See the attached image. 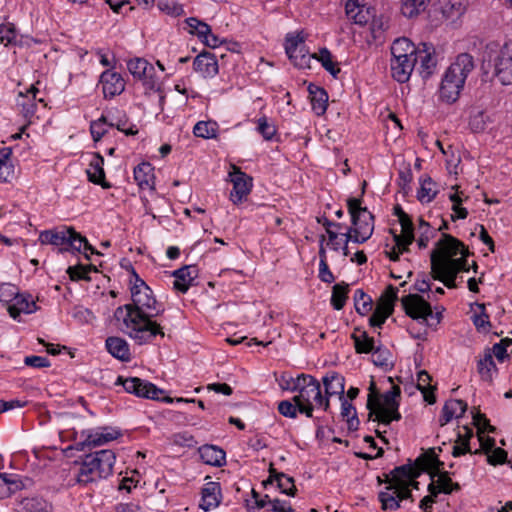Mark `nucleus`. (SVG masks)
Segmentation results:
<instances>
[{"mask_svg": "<svg viewBox=\"0 0 512 512\" xmlns=\"http://www.w3.org/2000/svg\"><path fill=\"white\" fill-rule=\"evenodd\" d=\"M131 299V303L117 307L114 312V318L122 323V330L138 345L151 343L157 336L163 338L164 327L155 318L165 309L150 287L131 293Z\"/></svg>", "mask_w": 512, "mask_h": 512, "instance_id": "obj_1", "label": "nucleus"}, {"mask_svg": "<svg viewBox=\"0 0 512 512\" xmlns=\"http://www.w3.org/2000/svg\"><path fill=\"white\" fill-rule=\"evenodd\" d=\"M470 255L464 243L450 234L443 233L437 242V248L431 252V266H442L444 269L469 271L467 257Z\"/></svg>", "mask_w": 512, "mask_h": 512, "instance_id": "obj_2", "label": "nucleus"}, {"mask_svg": "<svg viewBox=\"0 0 512 512\" xmlns=\"http://www.w3.org/2000/svg\"><path fill=\"white\" fill-rule=\"evenodd\" d=\"M116 455L110 449H103L86 455L76 476L77 483L88 485L112 475Z\"/></svg>", "mask_w": 512, "mask_h": 512, "instance_id": "obj_3", "label": "nucleus"}, {"mask_svg": "<svg viewBox=\"0 0 512 512\" xmlns=\"http://www.w3.org/2000/svg\"><path fill=\"white\" fill-rule=\"evenodd\" d=\"M284 389L291 392H297L293 397L295 403L300 404V413L308 418L313 417L314 404L316 399L320 398L321 385L320 382L308 374H300L296 378H290Z\"/></svg>", "mask_w": 512, "mask_h": 512, "instance_id": "obj_4", "label": "nucleus"}, {"mask_svg": "<svg viewBox=\"0 0 512 512\" xmlns=\"http://www.w3.org/2000/svg\"><path fill=\"white\" fill-rule=\"evenodd\" d=\"M367 409L369 410V420L380 424L389 425L392 421H399L401 419L399 400L388 391L384 394L371 392L368 395Z\"/></svg>", "mask_w": 512, "mask_h": 512, "instance_id": "obj_5", "label": "nucleus"}, {"mask_svg": "<svg viewBox=\"0 0 512 512\" xmlns=\"http://www.w3.org/2000/svg\"><path fill=\"white\" fill-rule=\"evenodd\" d=\"M347 208L351 216L352 231L355 232L354 243L366 242L374 231V215L362 206L361 198L347 199Z\"/></svg>", "mask_w": 512, "mask_h": 512, "instance_id": "obj_6", "label": "nucleus"}, {"mask_svg": "<svg viewBox=\"0 0 512 512\" xmlns=\"http://www.w3.org/2000/svg\"><path fill=\"white\" fill-rule=\"evenodd\" d=\"M417 462L422 469L429 471L432 480L435 476L438 477L437 483L442 488V493L451 494L453 491L460 490V485L452 481L449 472L441 471L443 462L433 452L421 455L417 458Z\"/></svg>", "mask_w": 512, "mask_h": 512, "instance_id": "obj_7", "label": "nucleus"}, {"mask_svg": "<svg viewBox=\"0 0 512 512\" xmlns=\"http://www.w3.org/2000/svg\"><path fill=\"white\" fill-rule=\"evenodd\" d=\"M116 384H121L126 392L134 394L137 397L161 400L167 403H171L173 401L170 397L161 398L160 395L164 393L163 390L159 389L153 383L138 377H130L124 379L123 377L119 376L117 378Z\"/></svg>", "mask_w": 512, "mask_h": 512, "instance_id": "obj_8", "label": "nucleus"}, {"mask_svg": "<svg viewBox=\"0 0 512 512\" xmlns=\"http://www.w3.org/2000/svg\"><path fill=\"white\" fill-rule=\"evenodd\" d=\"M121 436V431L109 427H98L96 429L84 430L81 432L82 441L77 444L78 450L92 449L116 440Z\"/></svg>", "mask_w": 512, "mask_h": 512, "instance_id": "obj_9", "label": "nucleus"}, {"mask_svg": "<svg viewBox=\"0 0 512 512\" xmlns=\"http://www.w3.org/2000/svg\"><path fill=\"white\" fill-rule=\"evenodd\" d=\"M474 67L472 55L461 53L448 67L443 78L453 81L454 84L463 88L468 75L473 71Z\"/></svg>", "mask_w": 512, "mask_h": 512, "instance_id": "obj_10", "label": "nucleus"}, {"mask_svg": "<svg viewBox=\"0 0 512 512\" xmlns=\"http://www.w3.org/2000/svg\"><path fill=\"white\" fill-rule=\"evenodd\" d=\"M474 67L472 55L461 53L448 67L443 78L453 81L454 84L463 88L468 75L473 71Z\"/></svg>", "mask_w": 512, "mask_h": 512, "instance_id": "obj_11", "label": "nucleus"}, {"mask_svg": "<svg viewBox=\"0 0 512 512\" xmlns=\"http://www.w3.org/2000/svg\"><path fill=\"white\" fill-rule=\"evenodd\" d=\"M229 172L230 181L233 184V188L230 192V200L234 204L242 203L247 196L250 194L252 189V178L246 173L242 172L240 168L235 165L231 166Z\"/></svg>", "mask_w": 512, "mask_h": 512, "instance_id": "obj_12", "label": "nucleus"}, {"mask_svg": "<svg viewBox=\"0 0 512 512\" xmlns=\"http://www.w3.org/2000/svg\"><path fill=\"white\" fill-rule=\"evenodd\" d=\"M401 303L405 313L412 319H423L427 321L428 317H432V307L422 296L418 294H408L401 299Z\"/></svg>", "mask_w": 512, "mask_h": 512, "instance_id": "obj_13", "label": "nucleus"}, {"mask_svg": "<svg viewBox=\"0 0 512 512\" xmlns=\"http://www.w3.org/2000/svg\"><path fill=\"white\" fill-rule=\"evenodd\" d=\"M494 75L503 85L512 83V42L506 43L496 56Z\"/></svg>", "mask_w": 512, "mask_h": 512, "instance_id": "obj_14", "label": "nucleus"}, {"mask_svg": "<svg viewBox=\"0 0 512 512\" xmlns=\"http://www.w3.org/2000/svg\"><path fill=\"white\" fill-rule=\"evenodd\" d=\"M285 51L289 59L298 68L309 67L310 59L313 58V55L306 52L304 40L300 35L286 37Z\"/></svg>", "mask_w": 512, "mask_h": 512, "instance_id": "obj_15", "label": "nucleus"}, {"mask_svg": "<svg viewBox=\"0 0 512 512\" xmlns=\"http://www.w3.org/2000/svg\"><path fill=\"white\" fill-rule=\"evenodd\" d=\"M127 68L134 78L142 81L144 86L149 89L155 88V69L147 60L144 58L131 59L127 62Z\"/></svg>", "mask_w": 512, "mask_h": 512, "instance_id": "obj_16", "label": "nucleus"}, {"mask_svg": "<svg viewBox=\"0 0 512 512\" xmlns=\"http://www.w3.org/2000/svg\"><path fill=\"white\" fill-rule=\"evenodd\" d=\"M421 471H426L421 468V465L415 461V464H405L395 467L389 474L385 475V482L389 485H402L410 484V480L419 477Z\"/></svg>", "mask_w": 512, "mask_h": 512, "instance_id": "obj_17", "label": "nucleus"}, {"mask_svg": "<svg viewBox=\"0 0 512 512\" xmlns=\"http://www.w3.org/2000/svg\"><path fill=\"white\" fill-rule=\"evenodd\" d=\"M224 54H219L223 57ZM218 54L203 51L193 61V68L196 72L200 73L204 78H212L218 74L219 67L217 62Z\"/></svg>", "mask_w": 512, "mask_h": 512, "instance_id": "obj_18", "label": "nucleus"}, {"mask_svg": "<svg viewBox=\"0 0 512 512\" xmlns=\"http://www.w3.org/2000/svg\"><path fill=\"white\" fill-rule=\"evenodd\" d=\"M199 508L210 511L217 508L222 501V490L219 482L208 481L201 488Z\"/></svg>", "mask_w": 512, "mask_h": 512, "instance_id": "obj_19", "label": "nucleus"}, {"mask_svg": "<svg viewBox=\"0 0 512 512\" xmlns=\"http://www.w3.org/2000/svg\"><path fill=\"white\" fill-rule=\"evenodd\" d=\"M100 83L102 84L105 98H113L120 95L125 89V81L122 76L110 69L101 74Z\"/></svg>", "mask_w": 512, "mask_h": 512, "instance_id": "obj_20", "label": "nucleus"}, {"mask_svg": "<svg viewBox=\"0 0 512 512\" xmlns=\"http://www.w3.org/2000/svg\"><path fill=\"white\" fill-rule=\"evenodd\" d=\"M172 276L175 278L173 288L180 293H186L190 286L195 285L198 268L196 265H186L173 271Z\"/></svg>", "mask_w": 512, "mask_h": 512, "instance_id": "obj_21", "label": "nucleus"}, {"mask_svg": "<svg viewBox=\"0 0 512 512\" xmlns=\"http://www.w3.org/2000/svg\"><path fill=\"white\" fill-rule=\"evenodd\" d=\"M417 63L416 58H391V76L399 83L407 82Z\"/></svg>", "mask_w": 512, "mask_h": 512, "instance_id": "obj_22", "label": "nucleus"}, {"mask_svg": "<svg viewBox=\"0 0 512 512\" xmlns=\"http://www.w3.org/2000/svg\"><path fill=\"white\" fill-rule=\"evenodd\" d=\"M37 309L38 306L33 297L30 294H20L19 291L7 307L8 313L13 319H17L21 313L31 314Z\"/></svg>", "mask_w": 512, "mask_h": 512, "instance_id": "obj_23", "label": "nucleus"}, {"mask_svg": "<svg viewBox=\"0 0 512 512\" xmlns=\"http://www.w3.org/2000/svg\"><path fill=\"white\" fill-rule=\"evenodd\" d=\"M420 62V73L423 78H428L437 65L435 50L432 45L422 43L418 46L417 62Z\"/></svg>", "mask_w": 512, "mask_h": 512, "instance_id": "obj_24", "label": "nucleus"}, {"mask_svg": "<svg viewBox=\"0 0 512 512\" xmlns=\"http://www.w3.org/2000/svg\"><path fill=\"white\" fill-rule=\"evenodd\" d=\"M69 233L70 227L44 230L40 233L38 240L42 245H54L59 247L60 252H64L66 251Z\"/></svg>", "mask_w": 512, "mask_h": 512, "instance_id": "obj_25", "label": "nucleus"}, {"mask_svg": "<svg viewBox=\"0 0 512 512\" xmlns=\"http://www.w3.org/2000/svg\"><path fill=\"white\" fill-rule=\"evenodd\" d=\"M134 180L141 190H155L154 167L148 162H142L134 168Z\"/></svg>", "mask_w": 512, "mask_h": 512, "instance_id": "obj_26", "label": "nucleus"}, {"mask_svg": "<svg viewBox=\"0 0 512 512\" xmlns=\"http://www.w3.org/2000/svg\"><path fill=\"white\" fill-rule=\"evenodd\" d=\"M103 165L104 158L99 153H96L90 160L86 173L90 182L101 185L104 189H108L111 187V184L105 180V171Z\"/></svg>", "mask_w": 512, "mask_h": 512, "instance_id": "obj_27", "label": "nucleus"}, {"mask_svg": "<svg viewBox=\"0 0 512 512\" xmlns=\"http://www.w3.org/2000/svg\"><path fill=\"white\" fill-rule=\"evenodd\" d=\"M107 351L116 359L127 362L131 358L127 341L121 337L111 336L105 341Z\"/></svg>", "mask_w": 512, "mask_h": 512, "instance_id": "obj_28", "label": "nucleus"}, {"mask_svg": "<svg viewBox=\"0 0 512 512\" xmlns=\"http://www.w3.org/2000/svg\"><path fill=\"white\" fill-rule=\"evenodd\" d=\"M467 410V403L460 399H450L445 402L442 408V415L439 419L440 425L448 424L453 418L461 417Z\"/></svg>", "mask_w": 512, "mask_h": 512, "instance_id": "obj_29", "label": "nucleus"}, {"mask_svg": "<svg viewBox=\"0 0 512 512\" xmlns=\"http://www.w3.org/2000/svg\"><path fill=\"white\" fill-rule=\"evenodd\" d=\"M199 455L205 464L221 467L226 463L225 451L215 445H203L199 448Z\"/></svg>", "mask_w": 512, "mask_h": 512, "instance_id": "obj_30", "label": "nucleus"}, {"mask_svg": "<svg viewBox=\"0 0 512 512\" xmlns=\"http://www.w3.org/2000/svg\"><path fill=\"white\" fill-rule=\"evenodd\" d=\"M322 382L327 396L339 395V398L344 397L345 378L341 374L330 371L322 378Z\"/></svg>", "mask_w": 512, "mask_h": 512, "instance_id": "obj_31", "label": "nucleus"}, {"mask_svg": "<svg viewBox=\"0 0 512 512\" xmlns=\"http://www.w3.org/2000/svg\"><path fill=\"white\" fill-rule=\"evenodd\" d=\"M274 481L277 483V487L280 489L281 493L288 496H295L297 489L292 477L284 473H278L275 469L270 468L269 478L263 482V485L266 487Z\"/></svg>", "mask_w": 512, "mask_h": 512, "instance_id": "obj_32", "label": "nucleus"}, {"mask_svg": "<svg viewBox=\"0 0 512 512\" xmlns=\"http://www.w3.org/2000/svg\"><path fill=\"white\" fill-rule=\"evenodd\" d=\"M24 487L25 484L19 475L0 473V498L9 497Z\"/></svg>", "mask_w": 512, "mask_h": 512, "instance_id": "obj_33", "label": "nucleus"}, {"mask_svg": "<svg viewBox=\"0 0 512 512\" xmlns=\"http://www.w3.org/2000/svg\"><path fill=\"white\" fill-rule=\"evenodd\" d=\"M310 102L312 106V110L316 115H323L328 106V94L324 88L319 87L314 84H310L308 87Z\"/></svg>", "mask_w": 512, "mask_h": 512, "instance_id": "obj_34", "label": "nucleus"}, {"mask_svg": "<svg viewBox=\"0 0 512 512\" xmlns=\"http://www.w3.org/2000/svg\"><path fill=\"white\" fill-rule=\"evenodd\" d=\"M39 92L38 88L32 85L27 89L26 93H19L17 105L21 108V113L25 118H30L36 112V95Z\"/></svg>", "mask_w": 512, "mask_h": 512, "instance_id": "obj_35", "label": "nucleus"}, {"mask_svg": "<svg viewBox=\"0 0 512 512\" xmlns=\"http://www.w3.org/2000/svg\"><path fill=\"white\" fill-rule=\"evenodd\" d=\"M417 51L415 45L408 38H398L391 46L392 58H416Z\"/></svg>", "mask_w": 512, "mask_h": 512, "instance_id": "obj_36", "label": "nucleus"}, {"mask_svg": "<svg viewBox=\"0 0 512 512\" xmlns=\"http://www.w3.org/2000/svg\"><path fill=\"white\" fill-rule=\"evenodd\" d=\"M82 249L85 254L87 251H90L92 254H99V252L89 244L86 237L82 236L80 233L76 232L74 228L70 227L66 251L81 252Z\"/></svg>", "mask_w": 512, "mask_h": 512, "instance_id": "obj_37", "label": "nucleus"}, {"mask_svg": "<svg viewBox=\"0 0 512 512\" xmlns=\"http://www.w3.org/2000/svg\"><path fill=\"white\" fill-rule=\"evenodd\" d=\"M351 337L354 341V347L358 354H368L374 350V338L370 337L366 331L356 329L352 333Z\"/></svg>", "mask_w": 512, "mask_h": 512, "instance_id": "obj_38", "label": "nucleus"}, {"mask_svg": "<svg viewBox=\"0 0 512 512\" xmlns=\"http://www.w3.org/2000/svg\"><path fill=\"white\" fill-rule=\"evenodd\" d=\"M466 11L464 0H441V12L446 19L455 20Z\"/></svg>", "mask_w": 512, "mask_h": 512, "instance_id": "obj_39", "label": "nucleus"}, {"mask_svg": "<svg viewBox=\"0 0 512 512\" xmlns=\"http://www.w3.org/2000/svg\"><path fill=\"white\" fill-rule=\"evenodd\" d=\"M430 0H400L401 14L406 18H414L424 12Z\"/></svg>", "mask_w": 512, "mask_h": 512, "instance_id": "obj_40", "label": "nucleus"}, {"mask_svg": "<svg viewBox=\"0 0 512 512\" xmlns=\"http://www.w3.org/2000/svg\"><path fill=\"white\" fill-rule=\"evenodd\" d=\"M431 376L425 370L418 372L417 375V388L423 394L424 400L429 404H434L436 402V397L434 394V390L436 389L434 386L430 384Z\"/></svg>", "mask_w": 512, "mask_h": 512, "instance_id": "obj_41", "label": "nucleus"}, {"mask_svg": "<svg viewBox=\"0 0 512 512\" xmlns=\"http://www.w3.org/2000/svg\"><path fill=\"white\" fill-rule=\"evenodd\" d=\"M398 221L401 225V234L398 235L400 240L405 244H412L415 239L413 223L410 216L402 208H399Z\"/></svg>", "mask_w": 512, "mask_h": 512, "instance_id": "obj_42", "label": "nucleus"}, {"mask_svg": "<svg viewBox=\"0 0 512 512\" xmlns=\"http://www.w3.org/2000/svg\"><path fill=\"white\" fill-rule=\"evenodd\" d=\"M341 400V417L347 421L348 430L356 431L359 427V419L356 409L345 397Z\"/></svg>", "mask_w": 512, "mask_h": 512, "instance_id": "obj_43", "label": "nucleus"}, {"mask_svg": "<svg viewBox=\"0 0 512 512\" xmlns=\"http://www.w3.org/2000/svg\"><path fill=\"white\" fill-rule=\"evenodd\" d=\"M461 271L450 272L444 269L442 266H431V276L434 280L441 281L447 288H456L457 274Z\"/></svg>", "mask_w": 512, "mask_h": 512, "instance_id": "obj_44", "label": "nucleus"}, {"mask_svg": "<svg viewBox=\"0 0 512 512\" xmlns=\"http://www.w3.org/2000/svg\"><path fill=\"white\" fill-rule=\"evenodd\" d=\"M313 58H316L332 76L336 77L340 73L338 63L333 60V56L327 48H321L317 55H313Z\"/></svg>", "mask_w": 512, "mask_h": 512, "instance_id": "obj_45", "label": "nucleus"}, {"mask_svg": "<svg viewBox=\"0 0 512 512\" xmlns=\"http://www.w3.org/2000/svg\"><path fill=\"white\" fill-rule=\"evenodd\" d=\"M462 89L453 81L443 78L440 86V97L447 103H453L459 98Z\"/></svg>", "mask_w": 512, "mask_h": 512, "instance_id": "obj_46", "label": "nucleus"}, {"mask_svg": "<svg viewBox=\"0 0 512 512\" xmlns=\"http://www.w3.org/2000/svg\"><path fill=\"white\" fill-rule=\"evenodd\" d=\"M393 308L388 304L377 303L375 310L369 318L372 327L381 328L386 319L393 313Z\"/></svg>", "mask_w": 512, "mask_h": 512, "instance_id": "obj_47", "label": "nucleus"}, {"mask_svg": "<svg viewBox=\"0 0 512 512\" xmlns=\"http://www.w3.org/2000/svg\"><path fill=\"white\" fill-rule=\"evenodd\" d=\"M217 132L218 124L214 121H199L193 128V134L204 139L216 138Z\"/></svg>", "mask_w": 512, "mask_h": 512, "instance_id": "obj_48", "label": "nucleus"}, {"mask_svg": "<svg viewBox=\"0 0 512 512\" xmlns=\"http://www.w3.org/2000/svg\"><path fill=\"white\" fill-rule=\"evenodd\" d=\"M477 368L483 380L491 381L493 373L497 370L493 355L490 352L485 353L484 357L478 361Z\"/></svg>", "mask_w": 512, "mask_h": 512, "instance_id": "obj_49", "label": "nucleus"}, {"mask_svg": "<svg viewBox=\"0 0 512 512\" xmlns=\"http://www.w3.org/2000/svg\"><path fill=\"white\" fill-rule=\"evenodd\" d=\"M348 291V284L337 283L333 286L331 304L335 310H341L344 307L347 300Z\"/></svg>", "mask_w": 512, "mask_h": 512, "instance_id": "obj_50", "label": "nucleus"}, {"mask_svg": "<svg viewBox=\"0 0 512 512\" xmlns=\"http://www.w3.org/2000/svg\"><path fill=\"white\" fill-rule=\"evenodd\" d=\"M434 181L428 177L421 182L420 189L417 192V198L421 203L431 202L437 195Z\"/></svg>", "mask_w": 512, "mask_h": 512, "instance_id": "obj_51", "label": "nucleus"}, {"mask_svg": "<svg viewBox=\"0 0 512 512\" xmlns=\"http://www.w3.org/2000/svg\"><path fill=\"white\" fill-rule=\"evenodd\" d=\"M466 433L464 436L458 435V440L456 441V444L453 446L452 455L454 457H459L461 455H464L466 453H471V448L469 446V440L473 436L472 429L468 427H464Z\"/></svg>", "mask_w": 512, "mask_h": 512, "instance_id": "obj_52", "label": "nucleus"}, {"mask_svg": "<svg viewBox=\"0 0 512 512\" xmlns=\"http://www.w3.org/2000/svg\"><path fill=\"white\" fill-rule=\"evenodd\" d=\"M372 299L362 289H357L354 294V305L356 311L361 315H366L372 309Z\"/></svg>", "mask_w": 512, "mask_h": 512, "instance_id": "obj_53", "label": "nucleus"}, {"mask_svg": "<svg viewBox=\"0 0 512 512\" xmlns=\"http://www.w3.org/2000/svg\"><path fill=\"white\" fill-rule=\"evenodd\" d=\"M372 353V362L381 368L393 366L392 354L387 348L375 347Z\"/></svg>", "mask_w": 512, "mask_h": 512, "instance_id": "obj_54", "label": "nucleus"}, {"mask_svg": "<svg viewBox=\"0 0 512 512\" xmlns=\"http://www.w3.org/2000/svg\"><path fill=\"white\" fill-rule=\"evenodd\" d=\"M490 122V116L486 112L476 111L470 116L469 126L473 132L480 133L486 130Z\"/></svg>", "mask_w": 512, "mask_h": 512, "instance_id": "obj_55", "label": "nucleus"}, {"mask_svg": "<svg viewBox=\"0 0 512 512\" xmlns=\"http://www.w3.org/2000/svg\"><path fill=\"white\" fill-rule=\"evenodd\" d=\"M10 149L0 152V181L7 182L14 174V168L9 160Z\"/></svg>", "mask_w": 512, "mask_h": 512, "instance_id": "obj_56", "label": "nucleus"}, {"mask_svg": "<svg viewBox=\"0 0 512 512\" xmlns=\"http://www.w3.org/2000/svg\"><path fill=\"white\" fill-rule=\"evenodd\" d=\"M383 510H397L400 507V502L394 490L381 491L378 495Z\"/></svg>", "mask_w": 512, "mask_h": 512, "instance_id": "obj_57", "label": "nucleus"}, {"mask_svg": "<svg viewBox=\"0 0 512 512\" xmlns=\"http://www.w3.org/2000/svg\"><path fill=\"white\" fill-rule=\"evenodd\" d=\"M278 412L286 418H296L297 413H300V404L295 403L293 398L291 400H282L277 406Z\"/></svg>", "mask_w": 512, "mask_h": 512, "instance_id": "obj_58", "label": "nucleus"}, {"mask_svg": "<svg viewBox=\"0 0 512 512\" xmlns=\"http://www.w3.org/2000/svg\"><path fill=\"white\" fill-rule=\"evenodd\" d=\"M91 271H97L96 268L92 265L83 266H70L67 270V273L70 276V279L73 281L78 280H90V277L88 276Z\"/></svg>", "mask_w": 512, "mask_h": 512, "instance_id": "obj_59", "label": "nucleus"}, {"mask_svg": "<svg viewBox=\"0 0 512 512\" xmlns=\"http://www.w3.org/2000/svg\"><path fill=\"white\" fill-rule=\"evenodd\" d=\"M480 313L473 316V323L478 330L488 331L491 328L489 315L485 311V304H476Z\"/></svg>", "mask_w": 512, "mask_h": 512, "instance_id": "obj_60", "label": "nucleus"}, {"mask_svg": "<svg viewBox=\"0 0 512 512\" xmlns=\"http://www.w3.org/2000/svg\"><path fill=\"white\" fill-rule=\"evenodd\" d=\"M257 131L265 140H271L276 134V127L269 122L266 116H262L257 121Z\"/></svg>", "mask_w": 512, "mask_h": 512, "instance_id": "obj_61", "label": "nucleus"}, {"mask_svg": "<svg viewBox=\"0 0 512 512\" xmlns=\"http://www.w3.org/2000/svg\"><path fill=\"white\" fill-rule=\"evenodd\" d=\"M106 126H109V122L103 115L98 120L91 123L90 132L94 141H99L106 134Z\"/></svg>", "mask_w": 512, "mask_h": 512, "instance_id": "obj_62", "label": "nucleus"}, {"mask_svg": "<svg viewBox=\"0 0 512 512\" xmlns=\"http://www.w3.org/2000/svg\"><path fill=\"white\" fill-rule=\"evenodd\" d=\"M191 34L197 35L200 39L210 32V26L197 18L191 17L186 20Z\"/></svg>", "mask_w": 512, "mask_h": 512, "instance_id": "obj_63", "label": "nucleus"}, {"mask_svg": "<svg viewBox=\"0 0 512 512\" xmlns=\"http://www.w3.org/2000/svg\"><path fill=\"white\" fill-rule=\"evenodd\" d=\"M488 463L491 465H498L503 463H508L512 467V458L507 459V452L498 447L491 451V453L488 455Z\"/></svg>", "mask_w": 512, "mask_h": 512, "instance_id": "obj_64", "label": "nucleus"}]
</instances>
